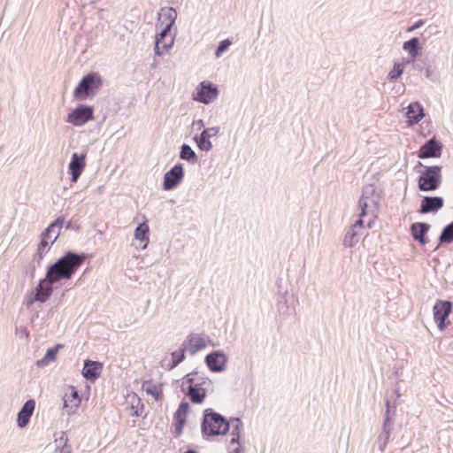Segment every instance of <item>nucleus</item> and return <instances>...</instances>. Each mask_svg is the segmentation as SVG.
Wrapping results in <instances>:
<instances>
[{
    "mask_svg": "<svg viewBox=\"0 0 453 453\" xmlns=\"http://www.w3.org/2000/svg\"><path fill=\"white\" fill-rule=\"evenodd\" d=\"M86 259L84 254L67 252L55 264L48 267L46 278L50 283H56L61 280H69Z\"/></svg>",
    "mask_w": 453,
    "mask_h": 453,
    "instance_id": "nucleus-1",
    "label": "nucleus"
},
{
    "mask_svg": "<svg viewBox=\"0 0 453 453\" xmlns=\"http://www.w3.org/2000/svg\"><path fill=\"white\" fill-rule=\"evenodd\" d=\"M176 17L177 13L173 8L161 10L158 18V26L161 27V32L156 39V54L161 55L173 46L174 36L171 28L175 22Z\"/></svg>",
    "mask_w": 453,
    "mask_h": 453,
    "instance_id": "nucleus-2",
    "label": "nucleus"
},
{
    "mask_svg": "<svg viewBox=\"0 0 453 453\" xmlns=\"http://www.w3.org/2000/svg\"><path fill=\"white\" fill-rule=\"evenodd\" d=\"M228 429L229 424L221 415L205 410L202 424V431L204 435L225 434Z\"/></svg>",
    "mask_w": 453,
    "mask_h": 453,
    "instance_id": "nucleus-3",
    "label": "nucleus"
},
{
    "mask_svg": "<svg viewBox=\"0 0 453 453\" xmlns=\"http://www.w3.org/2000/svg\"><path fill=\"white\" fill-rule=\"evenodd\" d=\"M101 77L95 73L84 76L73 91V95L78 99H84L96 93L101 87Z\"/></svg>",
    "mask_w": 453,
    "mask_h": 453,
    "instance_id": "nucleus-4",
    "label": "nucleus"
},
{
    "mask_svg": "<svg viewBox=\"0 0 453 453\" xmlns=\"http://www.w3.org/2000/svg\"><path fill=\"white\" fill-rule=\"evenodd\" d=\"M441 182V167L428 166L418 179V188L422 191H433L438 188Z\"/></svg>",
    "mask_w": 453,
    "mask_h": 453,
    "instance_id": "nucleus-5",
    "label": "nucleus"
},
{
    "mask_svg": "<svg viewBox=\"0 0 453 453\" xmlns=\"http://www.w3.org/2000/svg\"><path fill=\"white\" fill-rule=\"evenodd\" d=\"M183 391L187 390V395L193 403H202L206 396V389L199 383H195L194 374H187L181 383Z\"/></svg>",
    "mask_w": 453,
    "mask_h": 453,
    "instance_id": "nucleus-6",
    "label": "nucleus"
},
{
    "mask_svg": "<svg viewBox=\"0 0 453 453\" xmlns=\"http://www.w3.org/2000/svg\"><path fill=\"white\" fill-rule=\"evenodd\" d=\"M63 220L59 219L54 223H51L41 235V242L38 244V252L40 254L48 250L50 244H52L59 236L60 229L62 227Z\"/></svg>",
    "mask_w": 453,
    "mask_h": 453,
    "instance_id": "nucleus-7",
    "label": "nucleus"
},
{
    "mask_svg": "<svg viewBox=\"0 0 453 453\" xmlns=\"http://www.w3.org/2000/svg\"><path fill=\"white\" fill-rule=\"evenodd\" d=\"M93 119V107L79 105L67 115L66 121L73 126L81 127Z\"/></svg>",
    "mask_w": 453,
    "mask_h": 453,
    "instance_id": "nucleus-8",
    "label": "nucleus"
},
{
    "mask_svg": "<svg viewBox=\"0 0 453 453\" xmlns=\"http://www.w3.org/2000/svg\"><path fill=\"white\" fill-rule=\"evenodd\" d=\"M451 312V303L449 301H438L434 306V319L440 330L445 329L449 325L446 319Z\"/></svg>",
    "mask_w": 453,
    "mask_h": 453,
    "instance_id": "nucleus-9",
    "label": "nucleus"
},
{
    "mask_svg": "<svg viewBox=\"0 0 453 453\" xmlns=\"http://www.w3.org/2000/svg\"><path fill=\"white\" fill-rule=\"evenodd\" d=\"M218 88L211 82L203 81L197 90L195 99L203 104H210L218 96Z\"/></svg>",
    "mask_w": 453,
    "mask_h": 453,
    "instance_id": "nucleus-10",
    "label": "nucleus"
},
{
    "mask_svg": "<svg viewBox=\"0 0 453 453\" xmlns=\"http://www.w3.org/2000/svg\"><path fill=\"white\" fill-rule=\"evenodd\" d=\"M183 178V168L180 165H174L164 176V188L170 190L174 188Z\"/></svg>",
    "mask_w": 453,
    "mask_h": 453,
    "instance_id": "nucleus-11",
    "label": "nucleus"
},
{
    "mask_svg": "<svg viewBox=\"0 0 453 453\" xmlns=\"http://www.w3.org/2000/svg\"><path fill=\"white\" fill-rule=\"evenodd\" d=\"M86 166V154L78 155L73 153L72 155L71 162L69 164V171L72 174V181L76 182L82 173Z\"/></svg>",
    "mask_w": 453,
    "mask_h": 453,
    "instance_id": "nucleus-12",
    "label": "nucleus"
},
{
    "mask_svg": "<svg viewBox=\"0 0 453 453\" xmlns=\"http://www.w3.org/2000/svg\"><path fill=\"white\" fill-rule=\"evenodd\" d=\"M441 144L435 138H432L421 146L418 157L419 158L438 157L441 156Z\"/></svg>",
    "mask_w": 453,
    "mask_h": 453,
    "instance_id": "nucleus-13",
    "label": "nucleus"
},
{
    "mask_svg": "<svg viewBox=\"0 0 453 453\" xmlns=\"http://www.w3.org/2000/svg\"><path fill=\"white\" fill-rule=\"evenodd\" d=\"M64 406L70 411L73 412L80 406L81 399L77 389L73 386H69L64 394Z\"/></svg>",
    "mask_w": 453,
    "mask_h": 453,
    "instance_id": "nucleus-14",
    "label": "nucleus"
},
{
    "mask_svg": "<svg viewBox=\"0 0 453 453\" xmlns=\"http://www.w3.org/2000/svg\"><path fill=\"white\" fill-rule=\"evenodd\" d=\"M209 340L207 337L198 334H191L188 335L185 345L186 349L192 354L204 349Z\"/></svg>",
    "mask_w": 453,
    "mask_h": 453,
    "instance_id": "nucleus-15",
    "label": "nucleus"
},
{
    "mask_svg": "<svg viewBox=\"0 0 453 453\" xmlns=\"http://www.w3.org/2000/svg\"><path fill=\"white\" fill-rule=\"evenodd\" d=\"M189 408L188 403L182 402L174 413V426L175 433L177 434H180L182 433V429L186 424V419L189 412Z\"/></svg>",
    "mask_w": 453,
    "mask_h": 453,
    "instance_id": "nucleus-16",
    "label": "nucleus"
},
{
    "mask_svg": "<svg viewBox=\"0 0 453 453\" xmlns=\"http://www.w3.org/2000/svg\"><path fill=\"white\" fill-rule=\"evenodd\" d=\"M51 284L48 281L47 278L40 280L35 288V298L30 300L28 304H32L34 301L45 302L52 293Z\"/></svg>",
    "mask_w": 453,
    "mask_h": 453,
    "instance_id": "nucleus-17",
    "label": "nucleus"
},
{
    "mask_svg": "<svg viewBox=\"0 0 453 453\" xmlns=\"http://www.w3.org/2000/svg\"><path fill=\"white\" fill-rule=\"evenodd\" d=\"M444 201L439 196H425L421 201L420 212L428 213L437 211L442 208Z\"/></svg>",
    "mask_w": 453,
    "mask_h": 453,
    "instance_id": "nucleus-18",
    "label": "nucleus"
},
{
    "mask_svg": "<svg viewBox=\"0 0 453 453\" xmlns=\"http://www.w3.org/2000/svg\"><path fill=\"white\" fill-rule=\"evenodd\" d=\"M208 367L213 372H220L225 369L226 357L219 352H213L206 357Z\"/></svg>",
    "mask_w": 453,
    "mask_h": 453,
    "instance_id": "nucleus-19",
    "label": "nucleus"
},
{
    "mask_svg": "<svg viewBox=\"0 0 453 453\" xmlns=\"http://www.w3.org/2000/svg\"><path fill=\"white\" fill-rule=\"evenodd\" d=\"M35 402L33 399L27 400L22 409L18 413V426L19 427L26 426L35 411Z\"/></svg>",
    "mask_w": 453,
    "mask_h": 453,
    "instance_id": "nucleus-20",
    "label": "nucleus"
},
{
    "mask_svg": "<svg viewBox=\"0 0 453 453\" xmlns=\"http://www.w3.org/2000/svg\"><path fill=\"white\" fill-rule=\"evenodd\" d=\"M103 370V365L96 361L87 360L85 362L82 374L87 380H96Z\"/></svg>",
    "mask_w": 453,
    "mask_h": 453,
    "instance_id": "nucleus-21",
    "label": "nucleus"
},
{
    "mask_svg": "<svg viewBox=\"0 0 453 453\" xmlns=\"http://www.w3.org/2000/svg\"><path fill=\"white\" fill-rule=\"evenodd\" d=\"M407 118L410 125H413L420 121L424 117V111L418 103H412L409 105L407 111Z\"/></svg>",
    "mask_w": 453,
    "mask_h": 453,
    "instance_id": "nucleus-22",
    "label": "nucleus"
},
{
    "mask_svg": "<svg viewBox=\"0 0 453 453\" xmlns=\"http://www.w3.org/2000/svg\"><path fill=\"white\" fill-rule=\"evenodd\" d=\"M428 228V225L425 223H414L411 226V233L413 238L415 240L419 241L421 244H426V241L425 240L424 236L425 234L427 232Z\"/></svg>",
    "mask_w": 453,
    "mask_h": 453,
    "instance_id": "nucleus-23",
    "label": "nucleus"
},
{
    "mask_svg": "<svg viewBox=\"0 0 453 453\" xmlns=\"http://www.w3.org/2000/svg\"><path fill=\"white\" fill-rule=\"evenodd\" d=\"M149 231V226L146 222L140 224L134 231V237L142 243V249H145L148 245Z\"/></svg>",
    "mask_w": 453,
    "mask_h": 453,
    "instance_id": "nucleus-24",
    "label": "nucleus"
},
{
    "mask_svg": "<svg viewBox=\"0 0 453 453\" xmlns=\"http://www.w3.org/2000/svg\"><path fill=\"white\" fill-rule=\"evenodd\" d=\"M143 388L148 395H150L155 400H160L163 395L162 388L150 381L143 384Z\"/></svg>",
    "mask_w": 453,
    "mask_h": 453,
    "instance_id": "nucleus-25",
    "label": "nucleus"
},
{
    "mask_svg": "<svg viewBox=\"0 0 453 453\" xmlns=\"http://www.w3.org/2000/svg\"><path fill=\"white\" fill-rule=\"evenodd\" d=\"M403 50L408 51L412 58H415L418 55V39L414 37L410 41H407L403 43Z\"/></svg>",
    "mask_w": 453,
    "mask_h": 453,
    "instance_id": "nucleus-26",
    "label": "nucleus"
},
{
    "mask_svg": "<svg viewBox=\"0 0 453 453\" xmlns=\"http://www.w3.org/2000/svg\"><path fill=\"white\" fill-rule=\"evenodd\" d=\"M185 357V349H179L172 353V364L168 365V369L177 366Z\"/></svg>",
    "mask_w": 453,
    "mask_h": 453,
    "instance_id": "nucleus-27",
    "label": "nucleus"
},
{
    "mask_svg": "<svg viewBox=\"0 0 453 453\" xmlns=\"http://www.w3.org/2000/svg\"><path fill=\"white\" fill-rule=\"evenodd\" d=\"M208 138V134H204V130L202 132L200 138L196 140L198 147L204 151H208L211 149V142Z\"/></svg>",
    "mask_w": 453,
    "mask_h": 453,
    "instance_id": "nucleus-28",
    "label": "nucleus"
},
{
    "mask_svg": "<svg viewBox=\"0 0 453 453\" xmlns=\"http://www.w3.org/2000/svg\"><path fill=\"white\" fill-rule=\"evenodd\" d=\"M440 241L441 242H453V222L448 225L442 231Z\"/></svg>",
    "mask_w": 453,
    "mask_h": 453,
    "instance_id": "nucleus-29",
    "label": "nucleus"
},
{
    "mask_svg": "<svg viewBox=\"0 0 453 453\" xmlns=\"http://www.w3.org/2000/svg\"><path fill=\"white\" fill-rule=\"evenodd\" d=\"M404 65L403 63H395L393 69L389 72L388 77L390 80L398 79L403 73Z\"/></svg>",
    "mask_w": 453,
    "mask_h": 453,
    "instance_id": "nucleus-30",
    "label": "nucleus"
},
{
    "mask_svg": "<svg viewBox=\"0 0 453 453\" xmlns=\"http://www.w3.org/2000/svg\"><path fill=\"white\" fill-rule=\"evenodd\" d=\"M59 348H60V345H57L53 348L49 349L47 350L43 359L42 360V362L48 363L49 361L55 360Z\"/></svg>",
    "mask_w": 453,
    "mask_h": 453,
    "instance_id": "nucleus-31",
    "label": "nucleus"
},
{
    "mask_svg": "<svg viewBox=\"0 0 453 453\" xmlns=\"http://www.w3.org/2000/svg\"><path fill=\"white\" fill-rule=\"evenodd\" d=\"M180 158L189 160L195 157L194 150L187 144L182 145L180 151Z\"/></svg>",
    "mask_w": 453,
    "mask_h": 453,
    "instance_id": "nucleus-32",
    "label": "nucleus"
},
{
    "mask_svg": "<svg viewBox=\"0 0 453 453\" xmlns=\"http://www.w3.org/2000/svg\"><path fill=\"white\" fill-rule=\"evenodd\" d=\"M231 41L228 39L223 40L217 48L216 56L219 57L231 45Z\"/></svg>",
    "mask_w": 453,
    "mask_h": 453,
    "instance_id": "nucleus-33",
    "label": "nucleus"
},
{
    "mask_svg": "<svg viewBox=\"0 0 453 453\" xmlns=\"http://www.w3.org/2000/svg\"><path fill=\"white\" fill-rule=\"evenodd\" d=\"M219 127H211L204 129V134H208V138L216 136L219 133Z\"/></svg>",
    "mask_w": 453,
    "mask_h": 453,
    "instance_id": "nucleus-34",
    "label": "nucleus"
},
{
    "mask_svg": "<svg viewBox=\"0 0 453 453\" xmlns=\"http://www.w3.org/2000/svg\"><path fill=\"white\" fill-rule=\"evenodd\" d=\"M422 24H423V22H422V21H418V23H416V24H415V25H413L412 27H409V28L407 29V31H408V32H411V31H413V30L417 29L418 27H419Z\"/></svg>",
    "mask_w": 453,
    "mask_h": 453,
    "instance_id": "nucleus-35",
    "label": "nucleus"
},
{
    "mask_svg": "<svg viewBox=\"0 0 453 453\" xmlns=\"http://www.w3.org/2000/svg\"><path fill=\"white\" fill-rule=\"evenodd\" d=\"M363 224H364V221H363V219H358V220L355 223L354 226H355V227H356V226H363Z\"/></svg>",
    "mask_w": 453,
    "mask_h": 453,
    "instance_id": "nucleus-36",
    "label": "nucleus"
},
{
    "mask_svg": "<svg viewBox=\"0 0 453 453\" xmlns=\"http://www.w3.org/2000/svg\"><path fill=\"white\" fill-rule=\"evenodd\" d=\"M365 215V210L363 208L362 212L360 214L361 217H364Z\"/></svg>",
    "mask_w": 453,
    "mask_h": 453,
    "instance_id": "nucleus-37",
    "label": "nucleus"
},
{
    "mask_svg": "<svg viewBox=\"0 0 453 453\" xmlns=\"http://www.w3.org/2000/svg\"><path fill=\"white\" fill-rule=\"evenodd\" d=\"M185 453H196L194 450H188L187 452Z\"/></svg>",
    "mask_w": 453,
    "mask_h": 453,
    "instance_id": "nucleus-38",
    "label": "nucleus"
}]
</instances>
